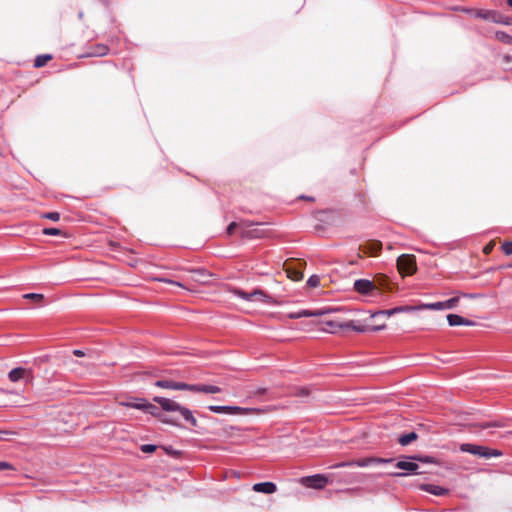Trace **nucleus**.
Here are the masks:
<instances>
[{
    "label": "nucleus",
    "mask_w": 512,
    "mask_h": 512,
    "mask_svg": "<svg viewBox=\"0 0 512 512\" xmlns=\"http://www.w3.org/2000/svg\"><path fill=\"white\" fill-rule=\"evenodd\" d=\"M235 229L240 230V221L239 222H231L227 227V234L231 235Z\"/></svg>",
    "instance_id": "7c9ffc66"
},
{
    "label": "nucleus",
    "mask_w": 512,
    "mask_h": 512,
    "mask_svg": "<svg viewBox=\"0 0 512 512\" xmlns=\"http://www.w3.org/2000/svg\"><path fill=\"white\" fill-rule=\"evenodd\" d=\"M422 490L436 496H444L447 495L449 490L446 488H443L441 486H437L434 484H423L420 487Z\"/></svg>",
    "instance_id": "f3484780"
},
{
    "label": "nucleus",
    "mask_w": 512,
    "mask_h": 512,
    "mask_svg": "<svg viewBox=\"0 0 512 512\" xmlns=\"http://www.w3.org/2000/svg\"><path fill=\"white\" fill-rule=\"evenodd\" d=\"M416 310H445L444 301L434 302V303H426L421 304L419 306H415Z\"/></svg>",
    "instance_id": "4be33fe9"
},
{
    "label": "nucleus",
    "mask_w": 512,
    "mask_h": 512,
    "mask_svg": "<svg viewBox=\"0 0 512 512\" xmlns=\"http://www.w3.org/2000/svg\"><path fill=\"white\" fill-rule=\"evenodd\" d=\"M502 250L506 255H512V242L507 241L503 243Z\"/></svg>",
    "instance_id": "2f4dec72"
},
{
    "label": "nucleus",
    "mask_w": 512,
    "mask_h": 512,
    "mask_svg": "<svg viewBox=\"0 0 512 512\" xmlns=\"http://www.w3.org/2000/svg\"><path fill=\"white\" fill-rule=\"evenodd\" d=\"M299 395L301 396H307L308 395V390L307 389H301L300 392H299Z\"/></svg>",
    "instance_id": "37998d69"
},
{
    "label": "nucleus",
    "mask_w": 512,
    "mask_h": 512,
    "mask_svg": "<svg viewBox=\"0 0 512 512\" xmlns=\"http://www.w3.org/2000/svg\"><path fill=\"white\" fill-rule=\"evenodd\" d=\"M73 354L77 357H84L86 356V353L83 350L75 349L73 351Z\"/></svg>",
    "instance_id": "ea45409f"
},
{
    "label": "nucleus",
    "mask_w": 512,
    "mask_h": 512,
    "mask_svg": "<svg viewBox=\"0 0 512 512\" xmlns=\"http://www.w3.org/2000/svg\"><path fill=\"white\" fill-rule=\"evenodd\" d=\"M24 298L31 299L33 301H40V300L43 299V295L42 294H37V293H29V294H25Z\"/></svg>",
    "instance_id": "473e14b6"
},
{
    "label": "nucleus",
    "mask_w": 512,
    "mask_h": 512,
    "mask_svg": "<svg viewBox=\"0 0 512 512\" xmlns=\"http://www.w3.org/2000/svg\"><path fill=\"white\" fill-rule=\"evenodd\" d=\"M155 386L164 389L180 390L181 382L170 381V380H158L155 382Z\"/></svg>",
    "instance_id": "aec40b11"
},
{
    "label": "nucleus",
    "mask_w": 512,
    "mask_h": 512,
    "mask_svg": "<svg viewBox=\"0 0 512 512\" xmlns=\"http://www.w3.org/2000/svg\"><path fill=\"white\" fill-rule=\"evenodd\" d=\"M8 377L11 382H18L20 380H25L28 382L32 379L33 376L31 370L23 367H17L9 372Z\"/></svg>",
    "instance_id": "1a4fd4ad"
},
{
    "label": "nucleus",
    "mask_w": 512,
    "mask_h": 512,
    "mask_svg": "<svg viewBox=\"0 0 512 512\" xmlns=\"http://www.w3.org/2000/svg\"><path fill=\"white\" fill-rule=\"evenodd\" d=\"M392 461H393V459L369 457V458L354 460V461H352V463H353V466L367 467V466H369L371 464H374V463H389V462H392Z\"/></svg>",
    "instance_id": "4468645a"
},
{
    "label": "nucleus",
    "mask_w": 512,
    "mask_h": 512,
    "mask_svg": "<svg viewBox=\"0 0 512 512\" xmlns=\"http://www.w3.org/2000/svg\"><path fill=\"white\" fill-rule=\"evenodd\" d=\"M233 293L238 296L239 298L246 300V301H252V302H263L266 303L268 301V296L264 293V291L260 289H255L251 293L245 292L240 289H235Z\"/></svg>",
    "instance_id": "423d86ee"
},
{
    "label": "nucleus",
    "mask_w": 512,
    "mask_h": 512,
    "mask_svg": "<svg viewBox=\"0 0 512 512\" xmlns=\"http://www.w3.org/2000/svg\"><path fill=\"white\" fill-rule=\"evenodd\" d=\"M319 283H320V278L317 275L310 276L307 281V285L311 288L317 287L319 285Z\"/></svg>",
    "instance_id": "c756f323"
},
{
    "label": "nucleus",
    "mask_w": 512,
    "mask_h": 512,
    "mask_svg": "<svg viewBox=\"0 0 512 512\" xmlns=\"http://www.w3.org/2000/svg\"><path fill=\"white\" fill-rule=\"evenodd\" d=\"M447 321L450 326H473L475 323L457 314H448Z\"/></svg>",
    "instance_id": "ddd939ff"
},
{
    "label": "nucleus",
    "mask_w": 512,
    "mask_h": 512,
    "mask_svg": "<svg viewBox=\"0 0 512 512\" xmlns=\"http://www.w3.org/2000/svg\"><path fill=\"white\" fill-rule=\"evenodd\" d=\"M44 217L52 221H58L60 219V215L58 212H48L44 214Z\"/></svg>",
    "instance_id": "c9c22d12"
},
{
    "label": "nucleus",
    "mask_w": 512,
    "mask_h": 512,
    "mask_svg": "<svg viewBox=\"0 0 512 512\" xmlns=\"http://www.w3.org/2000/svg\"><path fill=\"white\" fill-rule=\"evenodd\" d=\"M43 233L45 235H53V236H57V235H60L61 234V231L57 228H45L43 230Z\"/></svg>",
    "instance_id": "72a5a7b5"
},
{
    "label": "nucleus",
    "mask_w": 512,
    "mask_h": 512,
    "mask_svg": "<svg viewBox=\"0 0 512 512\" xmlns=\"http://www.w3.org/2000/svg\"><path fill=\"white\" fill-rule=\"evenodd\" d=\"M460 450L462 452L470 453L475 456H479L481 458H491V457H500L502 456V452L497 449H491L482 445H475L470 443H463L460 445Z\"/></svg>",
    "instance_id": "7ed1b4c3"
},
{
    "label": "nucleus",
    "mask_w": 512,
    "mask_h": 512,
    "mask_svg": "<svg viewBox=\"0 0 512 512\" xmlns=\"http://www.w3.org/2000/svg\"><path fill=\"white\" fill-rule=\"evenodd\" d=\"M382 248V244L378 241H370L360 246V250L368 255H376Z\"/></svg>",
    "instance_id": "2eb2a0df"
},
{
    "label": "nucleus",
    "mask_w": 512,
    "mask_h": 512,
    "mask_svg": "<svg viewBox=\"0 0 512 512\" xmlns=\"http://www.w3.org/2000/svg\"><path fill=\"white\" fill-rule=\"evenodd\" d=\"M354 289L360 294H369L375 289V285L368 279H358L354 282Z\"/></svg>",
    "instance_id": "9b49d317"
},
{
    "label": "nucleus",
    "mask_w": 512,
    "mask_h": 512,
    "mask_svg": "<svg viewBox=\"0 0 512 512\" xmlns=\"http://www.w3.org/2000/svg\"><path fill=\"white\" fill-rule=\"evenodd\" d=\"M253 490L258 493L273 494L277 491V486L273 482H261L254 484Z\"/></svg>",
    "instance_id": "f8f14e48"
},
{
    "label": "nucleus",
    "mask_w": 512,
    "mask_h": 512,
    "mask_svg": "<svg viewBox=\"0 0 512 512\" xmlns=\"http://www.w3.org/2000/svg\"><path fill=\"white\" fill-rule=\"evenodd\" d=\"M353 466V463L352 461H348V462H340V463H337L333 466V468H340V467H352Z\"/></svg>",
    "instance_id": "58836bf2"
},
{
    "label": "nucleus",
    "mask_w": 512,
    "mask_h": 512,
    "mask_svg": "<svg viewBox=\"0 0 512 512\" xmlns=\"http://www.w3.org/2000/svg\"><path fill=\"white\" fill-rule=\"evenodd\" d=\"M143 411H147L149 412L151 415L153 416H158L160 417V420L163 422V423H166V424H171V425H178L177 423V418L175 417H168V416H160L159 414V410H158V407H156L155 405L153 404H150V403H146L145 402V407L144 409H142Z\"/></svg>",
    "instance_id": "9d476101"
},
{
    "label": "nucleus",
    "mask_w": 512,
    "mask_h": 512,
    "mask_svg": "<svg viewBox=\"0 0 512 512\" xmlns=\"http://www.w3.org/2000/svg\"><path fill=\"white\" fill-rule=\"evenodd\" d=\"M154 401L158 403L164 411L178 412L182 416V418L188 423H190L193 427L197 426V420L193 416V413L190 409L180 405L174 400L164 397L156 396L154 397Z\"/></svg>",
    "instance_id": "f257e3e1"
},
{
    "label": "nucleus",
    "mask_w": 512,
    "mask_h": 512,
    "mask_svg": "<svg viewBox=\"0 0 512 512\" xmlns=\"http://www.w3.org/2000/svg\"><path fill=\"white\" fill-rule=\"evenodd\" d=\"M208 409L211 412L218 414H243L251 411L252 409L242 408L238 406H220V405H210Z\"/></svg>",
    "instance_id": "6e6552de"
},
{
    "label": "nucleus",
    "mask_w": 512,
    "mask_h": 512,
    "mask_svg": "<svg viewBox=\"0 0 512 512\" xmlns=\"http://www.w3.org/2000/svg\"><path fill=\"white\" fill-rule=\"evenodd\" d=\"M510 60H511V56H508V55H507V56H505V61H506V62H509Z\"/></svg>",
    "instance_id": "49530a36"
},
{
    "label": "nucleus",
    "mask_w": 512,
    "mask_h": 512,
    "mask_svg": "<svg viewBox=\"0 0 512 512\" xmlns=\"http://www.w3.org/2000/svg\"><path fill=\"white\" fill-rule=\"evenodd\" d=\"M11 468V465L8 462H0V470Z\"/></svg>",
    "instance_id": "a19ab883"
},
{
    "label": "nucleus",
    "mask_w": 512,
    "mask_h": 512,
    "mask_svg": "<svg viewBox=\"0 0 512 512\" xmlns=\"http://www.w3.org/2000/svg\"><path fill=\"white\" fill-rule=\"evenodd\" d=\"M181 387L180 390H189V391H192V392H200V384H186V383H183L181 382Z\"/></svg>",
    "instance_id": "c85d7f7f"
},
{
    "label": "nucleus",
    "mask_w": 512,
    "mask_h": 512,
    "mask_svg": "<svg viewBox=\"0 0 512 512\" xmlns=\"http://www.w3.org/2000/svg\"><path fill=\"white\" fill-rule=\"evenodd\" d=\"M461 296L466 297V298H476L477 297L476 294H469V293H462Z\"/></svg>",
    "instance_id": "79ce46f5"
},
{
    "label": "nucleus",
    "mask_w": 512,
    "mask_h": 512,
    "mask_svg": "<svg viewBox=\"0 0 512 512\" xmlns=\"http://www.w3.org/2000/svg\"><path fill=\"white\" fill-rule=\"evenodd\" d=\"M169 283H172V284H176L177 286H182L180 283H176V282H173V281H168Z\"/></svg>",
    "instance_id": "de8ad7c7"
},
{
    "label": "nucleus",
    "mask_w": 512,
    "mask_h": 512,
    "mask_svg": "<svg viewBox=\"0 0 512 512\" xmlns=\"http://www.w3.org/2000/svg\"><path fill=\"white\" fill-rule=\"evenodd\" d=\"M325 312L323 310H314V311H311V310H301V311H298L296 313H291L289 314V317L291 319H299V318H302V317H318V316H322Z\"/></svg>",
    "instance_id": "6ab92c4d"
},
{
    "label": "nucleus",
    "mask_w": 512,
    "mask_h": 512,
    "mask_svg": "<svg viewBox=\"0 0 512 512\" xmlns=\"http://www.w3.org/2000/svg\"><path fill=\"white\" fill-rule=\"evenodd\" d=\"M51 58L50 54L38 55L34 60V66L36 68L43 67Z\"/></svg>",
    "instance_id": "393cba45"
},
{
    "label": "nucleus",
    "mask_w": 512,
    "mask_h": 512,
    "mask_svg": "<svg viewBox=\"0 0 512 512\" xmlns=\"http://www.w3.org/2000/svg\"><path fill=\"white\" fill-rule=\"evenodd\" d=\"M288 273H289V277L295 281H298V280L302 279V277H303L302 273H300L298 271L291 272L290 270H288Z\"/></svg>",
    "instance_id": "e433bc0d"
},
{
    "label": "nucleus",
    "mask_w": 512,
    "mask_h": 512,
    "mask_svg": "<svg viewBox=\"0 0 512 512\" xmlns=\"http://www.w3.org/2000/svg\"><path fill=\"white\" fill-rule=\"evenodd\" d=\"M392 475L402 477V476H406L407 473H393Z\"/></svg>",
    "instance_id": "c03bdc74"
},
{
    "label": "nucleus",
    "mask_w": 512,
    "mask_h": 512,
    "mask_svg": "<svg viewBox=\"0 0 512 512\" xmlns=\"http://www.w3.org/2000/svg\"><path fill=\"white\" fill-rule=\"evenodd\" d=\"M156 450V446L152 444H144L141 446V451L144 453H152Z\"/></svg>",
    "instance_id": "f704fd0d"
},
{
    "label": "nucleus",
    "mask_w": 512,
    "mask_h": 512,
    "mask_svg": "<svg viewBox=\"0 0 512 512\" xmlns=\"http://www.w3.org/2000/svg\"><path fill=\"white\" fill-rule=\"evenodd\" d=\"M495 37L497 40H499L505 44H512V36L504 31L496 32Z\"/></svg>",
    "instance_id": "bb28decb"
},
{
    "label": "nucleus",
    "mask_w": 512,
    "mask_h": 512,
    "mask_svg": "<svg viewBox=\"0 0 512 512\" xmlns=\"http://www.w3.org/2000/svg\"><path fill=\"white\" fill-rule=\"evenodd\" d=\"M459 299L460 297L457 296L444 301L445 310L454 309L457 306Z\"/></svg>",
    "instance_id": "cd10ccee"
},
{
    "label": "nucleus",
    "mask_w": 512,
    "mask_h": 512,
    "mask_svg": "<svg viewBox=\"0 0 512 512\" xmlns=\"http://www.w3.org/2000/svg\"><path fill=\"white\" fill-rule=\"evenodd\" d=\"M108 53V47L106 45H98L93 51L89 52L88 56L98 57L104 56Z\"/></svg>",
    "instance_id": "a878e982"
},
{
    "label": "nucleus",
    "mask_w": 512,
    "mask_h": 512,
    "mask_svg": "<svg viewBox=\"0 0 512 512\" xmlns=\"http://www.w3.org/2000/svg\"><path fill=\"white\" fill-rule=\"evenodd\" d=\"M395 466L398 468V469H401V470H405V471H408V472H412V473H416L418 474V468H419V465L413 461H409V460H400L398 461Z\"/></svg>",
    "instance_id": "a211bd4d"
},
{
    "label": "nucleus",
    "mask_w": 512,
    "mask_h": 512,
    "mask_svg": "<svg viewBox=\"0 0 512 512\" xmlns=\"http://www.w3.org/2000/svg\"><path fill=\"white\" fill-rule=\"evenodd\" d=\"M417 439V434L415 432H410L407 434H404L399 437L398 441L402 446L409 445L412 441Z\"/></svg>",
    "instance_id": "5701e85b"
},
{
    "label": "nucleus",
    "mask_w": 512,
    "mask_h": 512,
    "mask_svg": "<svg viewBox=\"0 0 512 512\" xmlns=\"http://www.w3.org/2000/svg\"><path fill=\"white\" fill-rule=\"evenodd\" d=\"M507 3L512 7V0H507Z\"/></svg>",
    "instance_id": "09e8293b"
},
{
    "label": "nucleus",
    "mask_w": 512,
    "mask_h": 512,
    "mask_svg": "<svg viewBox=\"0 0 512 512\" xmlns=\"http://www.w3.org/2000/svg\"><path fill=\"white\" fill-rule=\"evenodd\" d=\"M259 224L241 220L240 221V236L243 239H261L269 235V231L263 228L254 227Z\"/></svg>",
    "instance_id": "f03ea898"
},
{
    "label": "nucleus",
    "mask_w": 512,
    "mask_h": 512,
    "mask_svg": "<svg viewBox=\"0 0 512 512\" xmlns=\"http://www.w3.org/2000/svg\"><path fill=\"white\" fill-rule=\"evenodd\" d=\"M397 267L400 273L412 275L416 271V261L414 256L403 254L397 259Z\"/></svg>",
    "instance_id": "39448f33"
},
{
    "label": "nucleus",
    "mask_w": 512,
    "mask_h": 512,
    "mask_svg": "<svg viewBox=\"0 0 512 512\" xmlns=\"http://www.w3.org/2000/svg\"><path fill=\"white\" fill-rule=\"evenodd\" d=\"M221 391H222L221 388L216 385L200 384V392H202V393L216 394V393H220Z\"/></svg>",
    "instance_id": "b1692460"
},
{
    "label": "nucleus",
    "mask_w": 512,
    "mask_h": 512,
    "mask_svg": "<svg viewBox=\"0 0 512 512\" xmlns=\"http://www.w3.org/2000/svg\"><path fill=\"white\" fill-rule=\"evenodd\" d=\"M300 483L308 488L323 489L328 483V478L322 474L302 477Z\"/></svg>",
    "instance_id": "0eeeda50"
},
{
    "label": "nucleus",
    "mask_w": 512,
    "mask_h": 512,
    "mask_svg": "<svg viewBox=\"0 0 512 512\" xmlns=\"http://www.w3.org/2000/svg\"><path fill=\"white\" fill-rule=\"evenodd\" d=\"M410 311H416V307L415 306L395 307V308L388 309V310L378 311L375 314L371 315V317H375V316H378V315L392 316V315H394L396 313L410 312Z\"/></svg>",
    "instance_id": "dca6fc26"
},
{
    "label": "nucleus",
    "mask_w": 512,
    "mask_h": 512,
    "mask_svg": "<svg viewBox=\"0 0 512 512\" xmlns=\"http://www.w3.org/2000/svg\"><path fill=\"white\" fill-rule=\"evenodd\" d=\"M120 405L127 407V408H134L138 410H142L145 407V400L141 398H136L130 401H122L120 402Z\"/></svg>",
    "instance_id": "412c9836"
},
{
    "label": "nucleus",
    "mask_w": 512,
    "mask_h": 512,
    "mask_svg": "<svg viewBox=\"0 0 512 512\" xmlns=\"http://www.w3.org/2000/svg\"><path fill=\"white\" fill-rule=\"evenodd\" d=\"M501 425L497 422H485L480 425L481 428H489V427H500Z\"/></svg>",
    "instance_id": "4c0bfd02"
},
{
    "label": "nucleus",
    "mask_w": 512,
    "mask_h": 512,
    "mask_svg": "<svg viewBox=\"0 0 512 512\" xmlns=\"http://www.w3.org/2000/svg\"><path fill=\"white\" fill-rule=\"evenodd\" d=\"M76 364L88 366L91 363H89V362H87V363L86 362H76Z\"/></svg>",
    "instance_id": "a18cd8bd"
},
{
    "label": "nucleus",
    "mask_w": 512,
    "mask_h": 512,
    "mask_svg": "<svg viewBox=\"0 0 512 512\" xmlns=\"http://www.w3.org/2000/svg\"><path fill=\"white\" fill-rule=\"evenodd\" d=\"M327 325L330 326L331 328H333L332 332H335L334 328L351 329V330H354L359 333H363V332H367V331H380L385 328V325L370 327L368 325H364L357 321H352V320L346 321V322H341V323L335 322V321H330L327 323Z\"/></svg>",
    "instance_id": "20e7f679"
}]
</instances>
